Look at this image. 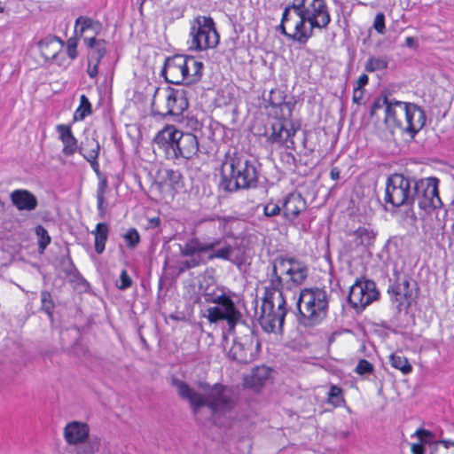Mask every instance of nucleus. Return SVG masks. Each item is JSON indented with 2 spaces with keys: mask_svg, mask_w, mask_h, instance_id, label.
Instances as JSON below:
<instances>
[{
  "mask_svg": "<svg viewBox=\"0 0 454 454\" xmlns=\"http://www.w3.org/2000/svg\"><path fill=\"white\" fill-rule=\"evenodd\" d=\"M438 184L439 180L436 177L413 181V203L417 200L419 208L428 213L440 207L442 202L439 197Z\"/></svg>",
  "mask_w": 454,
  "mask_h": 454,
  "instance_id": "obj_13",
  "label": "nucleus"
},
{
  "mask_svg": "<svg viewBox=\"0 0 454 454\" xmlns=\"http://www.w3.org/2000/svg\"><path fill=\"white\" fill-rule=\"evenodd\" d=\"M183 131L178 130L173 125H168L156 135L154 142L160 148L165 151L166 156L168 159V151L176 149V145L179 141L178 137L181 136Z\"/></svg>",
  "mask_w": 454,
  "mask_h": 454,
  "instance_id": "obj_21",
  "label": "nucleus"
},
{
  "mask_svg": "<svg viewBox=\"0 0 454 454\" xmlns=\"http://www.w3.org/2000/svg\"><path fill=\"white\" fill-rule=\"evenodd\" d=\"M123 239L127 247L130 249L135 248L140 242V235L135 228L129 229L123 235Z\"/></svg>",
  "mask_w": 454,
  "mask_h": 454,
  "instance_id": "obj_40",
  "label": "nucleus"
},
{
  "mask_svg": "<svg viewBox=\"0 0 454 454\" xmlns=\"http://www.w3.org/2000/svg\"><path fill=\"white\" fill-rule=\"evenodd\" d=\"M85 42L88 47L91 48L92 50L89 56L90 64H92V62H97V64H99L106 52V41L102 39L98 40L95 37H92L90 39H85Z\"/></svg>",
  "mask_w": 454,
  "mask_h": 454,
  "instance_id": "obj_29",
  "label": "nucleus"
},
{
  "mask_svg": "<svg viewBox=\"0 0 454 454\" xmlns=\"http://www.w3.org/2000/svg\"><path fill=\"white\" fill-rule=\"evenodd\" d=\"M188 106L186 90L169 86L156 88L151 103L153 114L162 117L180 116Z\"/></svg>",
  "mask_w": 454,
  "mask_h": 454,
  "instance_id": "obj_7",
  "label": "nucleus"
},
{
  "mask_svg": "<svg viewBox=\"0 0 454 454\" xmlns=\"http://www.w3.org/2000/svg\"><path fill=\"white\" fill-rule=\"evenodd\" d=\"M328 399L333 405L340 406L344 402L342 389L335 385H332L328 392Z\"/></svg>",
  "mask_w": 454,
  "mask_h": 454,
  "instance_id": "obj_43",
  "label": "nucleus"
},
{
  "mask_svg": "<svg viewBox=\"0 0 454 454\" xmlns=\"http://www.w3.org/2000/svg\"><path fill=\"white\" fill-rule=\"evenodd\" d=\"M424 110L413 103L391 98L385 110L384 123L392 135L408 134L413 138L426 123Z\"/></svg>",
  "mask_w": 454,
  "mask_h": 454,
  "instance_id": "obj_5",
  "label": "nucleus"
},
{
  "mask_svg": "<svg viewBox=\"0 0 454 454\" xmlns=\"http://www.w3.org/2000/svg\"><path fill=\"white\" fill-rule=\"evenodd\" d=\"M340 170L338 167L332 168L330 171V176L333 180H338L340 178Z\"/></svg>",
  "mask_w": 454,
  "mask_h": 454,
  "instance_id": "obj_60",
  "label": "nucleus"
},
{
  "mask_svg": "<svg viewBox=\"0 0 454 454\" xmlns=\"http://www.w3.org/2000/svg\"><path fill=\"white\" fill-rule=\"evenodd\" d=\"M369 77L367 74H363L359 76L358 80L356 81V86L354 88L355 90H360L364 86H365L368 83Z\"/></svg>",
  "mask_w": 454,
  "mask_h": 454,
  "instance_id": "obj_56",
  "label": "nucleus"
},
{
  "mask_svg": "<svg viewBox=\"0 0 454 454\" xmlns=\"http://www.w3.org/2000/svg\"><path fill=\"white\" fill-rule=\"evenodd\" d=\"M56 129L59 134L61 142L64 145L62 149L63 154L66 156L73 155L79 149V147L77 139L73 135L71 128L64 124H59L56 127Z\"/></svg>",
  "mask_w": 454,
  "mask_h": 454,
  "instance_id": "obj_25",
  "label": "nucleus"
},
{
  "mask_svg": "<svg viewBox=\"0 0 454 454\" xmlns=\"http://www.w3.org/2000/svg\"><path fill=\"white\" fill-rule=\"evenodd\" d=\"M92 168V169L97 173L99 174V164L97 160H88Z\"/></svg>",
  "mask_w": 454,
  "mask_h": 454,
  "instance_id": "obj_63",
  "label": "nucleus"
},
{
  "mask_svg": "<svg viewBox=\"0 0 454 454\" xmlns=\"http://www.w3.org/2000/svg\"><path fill=\"white\" fill-rule=\"evenodd\" d=\"M132 279L129 276L126 270H122L120 275V284L117 283V287L120 290H126L132 286Z\"/></svg>",
  "mask_w": 454,
  "mask_h": 454,
  "instance_id": "obj_48",
  "label": "nucleus"
},
{
  "mask_svg": "<svg viewBox=\"0 0 454 454\" xmlns=\"http://www.w3.org/2000/svg\"><path fill=\"white\" fill-rule=\"evenodd\" d=\"M204 227L210 231L217 229L223 234L220 238L227 239L236 238L237 232L242 229L243 223L234 216H220L214 215L212 217L205 218L202 220ZM211 238L210 236H207Z\"/></svg>",
  "mask_w": 454,
  "mask_h": 454,
  "instance_id": "obj_16",
  "label": "nucleus"
},
{
  "mask_svg": "<svg viewBox=\"0 0 454 454\" xmlns=\"http://www.w3.org/2000/svg\"><path fill=\"white\" fill-rule=\"evenodd\" d=\"M162 179L165 184L174 188L180 184L182 180V174L178 170L171 168L164 169Z\"/></svg>",
  "mask_w": 454,
  "mask_h": 454,
  "instance_id": "obj_37",
  "label": "nucleus"
},
{
  "mask_svg": "<svg viewBox=\"0 0 454 454\" xmlns=\"http://www.w3.org/2000/svg\"><path fill=\"white\" fill-rule=\"evenodd\" d=\"M350 235L353 237V242L356 247L363 246L365 247L372 246L376 237L373 230L366 227H359Z\"/></svg>",
  "mask_w": 454,
  "mask_h": 454,
  "instance_id": "obj_28",
  "label": "nucleus"
},
{
  "mask_svg": "<svg viewBox=\"0 0 454 454\" xmlns=\"http://www.w3.org/2000/svg\"><path fill=\"white\" fill-rule=\"evenodd\" d=\"M192 47L197 51L214 49L219 43V35L211 17L198 16L192 23Z\"/></svg>",
  "mask_w": 454,
  "mask_h": 454,
  "instance_id": "obj_10",
  "label": "nucleus"
},
{
  "mask_svg": "<svg viewBox=\"0 0 454 454\" xmlns=\"http://www.w3.org/2000/svg\"><path fill=\"white\" fill-rule=\"evenodd\" d=\"M302 2L303 0H294L293 3L286 6V8H289V11L292 9L294 10L297 16L301 15V12L303 11L301 8Z\"/></svg>",
  "mask_w": 454,
  "mask_h": 454,
  "instance_id": "obj_52",
  "label": "nucleus"
},
{
  "mask_svg": "<svg viewBox=\"0 0 454 454\" xmlns=\"http://www.w3.org/2000/svg\"><path fill=\"white\" fill-rule=\"evenodd\" d=\"M99 149L100 145L97 140L87 138L86 144L82 143L78 151L87 160H92L98 159Z\"/></svg>",
  "mask_w": 454,
  "mask_h": 454,
  "instance_id": "obj_32",
  "label": "nucleus"
},
{
  "mask_svg": "<svg viewBox=\"0 0 454 454\" xmlns=\"http://www.w3.org/2000/svg\"><path fill=\"white\" fill-rule=\"evenodd\" d=\"M301 15L307 18L312 27L326 28L331 22L330 12L325 0H303Z\"/></svg>",
  "mask_w": 454,
  "mask_h": 454,
  "instance_id": "obj_15",
  "label": "nucleus"
},
{
  "mask_svg": "<svg viewBox=\"0 0 454 454\" xmlns=\"http://www.w3.org/2000/svg\"><path fill=\"white\" fill-rule=\"evenodd\" d=\"M388 67V58L387 56L381 57H370L364 66V68L369 73L383 70Z\"/></svg>",
  "mask_w": 454,
  "mask_h": 454,
  "instance_id": "obj_34",
  "label": "nucleus"
},
{
  "mask_svg": "<svg viewBox=\"0 0 454 454\" xmlns=\"http://www.w3.org/2000/svg\"><path fill=\"white\" fill-rule=\"evenodd\" d=\"M185 56L175 55L165 61L161 74L168 83H188V74L185 68Z\"/></svg>",
  "mask_w": 454,
  "mask_h": 454,
  "instance_id": "obj_18",
  "label": "nucleus"
},
{
  "mask_svg": "<svg viewBox=\"0 0 454 454\" xmlns=\"http://www.w3.org/2000/svg\"><path fill=\"white\" fill-rule=\"evenodd\" d=\"M185 70L188 74V83H192L200 79L203 70V63L198 61L192 56H185Z\"/></svg>",
  "mask_w": 454,
  "mask_h": 454,
  "instance_id": "obj_31",
  "label": "nucleus"
},
{
  "mask_svg": "<svg viewBox=\"0 0 454 454\" xmlns=\"http://www.w3.org/2000/svg\"><path fill=\"white\" fill-rule=\"evenodd\" d=\"M38 47L45 60H54L61 53L62 43L57 38H45L39 42Z\"/></svg>",
  "mask_w": 454,
  "mask_h": 454,
  "instance_id": "obj_26",
  "label": "nucleus"
},
{
  "mask_svg": "<svg viewBox=\"0 0 454 454\" xmlns=\"http://www.w3.org/2000/svg\"><path fill=\"white\" fill-rule=\"evenodd\" d=\"M278 30L283 35H285L286 38L290 39L291 40V34L287 33L286 32V27H285V24H282L280 23L278 26Z\"/></svg>",
  "mask_w": 454,
  "mask_h": 454,
  "instance_id": "obj_62",
  "label": "nucleus"
},
{
  "mask_svg": "<svg viewBox=\"0 0 454 454\" xmlns=\"http://www.w3.org/2000/svg\"><path fill=\"white\" fill-rule=\"evenodd\" d=\"M35 234L39 238L38 246L40 252H43L50 244L51 237L49 236L47 230L42 225L35 227Z\"/></svg>",
  "mask_w": 454,
  "mask_h": 454,
  "instance_id": "obj_41",
  "label": "nucleus"
},
{
  "mask_svg": "<svg viewBox=\"0 0 454 454\" xmlns=\"http://www.w3.org/2000/svg\"><path fill=\"white\" fill-rule=\"evenodd\" d=\"M259 171L254 160L237 151H228L220 168L219 187L228 192L257 186Z\"/></svg>",
  "mask_w": 454,
  "mask_h": 454,
  "instance_id": "obj_3",
  "label": "nucleus"
},
{
  "mask_svg": "<svg viewBox=\"0 0 454 454\" xmlns=\"http://www.w3.org/2000/svg\"><path fill=\"white\" fill-rule=\"evenodd\" d=\"M309 277V267L295 257L277 256L271 262V270L267 273L269 286L267 292H278L279 297L283 290H292L301 286Z\"/></svg>",
  "mask_w": 454,
  "mask_h": 454,
  "instance_id": "obj_4",
  "label": "nucleus"
},
{
  "mask_svg": "<svg viewBox=\"0 0 454 454\" xmlns=\"http://www.w3.org/2000/svg\"><path fill=\"white\" fill-rule=\"evenodd\" d=\"M214 274H215V269L207 268L206 270L204 271V278H208L211 280V283H214L215 282Z\"/></svg>",
  "mask_w": 454,
  "mask_h": 454,
  "instance_id": "obj_61",
  "label": "nucleus"
},
{
  "mask_svg": "<svg viewBox=\"0 0 454 454\" xmlns=\"http://www.w3.org/2000/svg\"><path fill=\"white\" fill-rule=\"evenodd\" d=\"M77 39L74 37H71L67 40V53L70 57L71 59H74L77 57Z\"/></svg>",
  "mask_w": 454,
  "mask_h": 454,
  "instance_id": "obj_50",
  "label": "nucleus"
},
{
  "mask_svg": "<svg viewBox=\"0 0 454 454\" xmlns=\"http://www.w3.org/2000/svg\"><path fill=\"white\" fill-rule=\"evenodd\" d=\"M180 254L187 259L179 262V275L215 260L228 262L239 270L246 263L245 250L239 246L227 243L223 238H192L184 245L180 246Z\"/></svg>",
  "mask_w": 454,
  "mask_h": 454,
  "instance_id": "obj_1",
  "label": "nucleus"
},
{
  "mask_svg": "<svg viewBox=\"0 0 454 454\" xmlns=\"http://www.w3.org/2000/svg\"><path fill=\"white\" fill-rule=\"evenodd\" d=\"M412 183L402 174H393L387 177L385 190V201L393 207L412 206Z\"/></svg>",
  "mask_w": 454,
  "mask_h": 454,
  "instance_id": "obj_12",
  "label": "nucleus"
},
{
  "mask_svg": "<svg viewBox=\"0 0 454 454\" xmlns=\"http://www.w3.org/2000/svg\"><path fill=\"white\" fill-rule=\"evenodd\" d=\"M299 20L294 26V32L291 34V40L297 42L300 44H305L314 34V29L311 25L306 27L305 24L308 22L307 18L304 15H299Z\"/></svg>",
  "mask_w": 454,
  "mask_h": 454,
  "instance_id": "obj_27",
  "label": "nucleus"
},
{
  "mask_svg": "<svg viewBox=\"0 0 454 454\" xmlns=\"http://www.w3.org/2000/svg\"><path fill=\"white\" fill-rule=\"evenodd\" d=\"M98 215L104 218L106 215V200L105 198H97Z\"/></svg>",
  "mask_w": 454,
  "mask_h": 454,
  "instance_id": "obj_55",
  "label": "nucleus"
},
{
  "mask_svg": "<svg viewBox=\"0 0 454 454\" xmlns=\"http://www.w3.org/2000/svg\"><path fill=\"white\" fill-rule=\"evenodd\" d=\"M64 434L69 444L82 443L89 437V427L85 423L73 421L66 426Z\"/></svg>",
  "mask_w": 454,
  "mask_h": 454,
  "instance_id": "obj_24",
  "label": "nucleus"
},
{
  "mask_svg": "<svg viewBox=\"0 0 454 454\" xmlns=\"http://www.w3.org/2000/svg\"><path fill=\"white\" fill-rule=\"evenodd\" d=\"M91 233L95 237V251L97 254H101L105 250L106 243L108 239L109 227L106 223H99Z\"/></svg>",
  "mask_w": 454,
  "mask_h": 454,
  "instance_id": "obj_30",
  "label": "nucleus"
},
{
  "mask_svg": "<svg viewBox=\"0 0 454 454\" xmlns=\"http://www.w3.org/2000/svg\"><path fill=\"white\" fill-rule=\"evenodd\" d=\"M411 452L412 454H425L424 444L420 442L411 444Z\"/></svg>",
  "mask_w": 454,
  "mask_h": 454,
  "instance_id": "obj_57",
  "label": "nucleus"
},
{
  "mask_svg": "<svg viewBox=\"0 0 454 454\" xmlns=\"http://www.w3.org/2000/svg\"><path fill=\"white\" fill-rule=\"evenodd\" d=\"M260 347V341L254 330L243 325V334L233 340L228 356L239 364H248L257 356Z\"/></svg>",
  "mask_w": 454,
  "mask_h": 454,
  "instance_id": "obj_11",
  "label": "nucleus"
},
{
  "mask_svg": "<svg viewBox=\"0 0 454 454\" xmlns=\"http://www.w3.org/2000/svg\"><path fill=\"white\" fill-rule=\"evenodd\" d=\"M275 95V92L271 91L270 92V105L272 106H275V107H281L283 105H286V102L284 100V98L281 97L279 95V98H276L274 97Z\"/></svg>",
  "mask_w": 454,
  "mask_h": 454,
  "instance_id": "obj_54",
  "label": "nucleus"
},
{
  "mask_svg": "<svg viewBox=\"0 0 454 454\" xmlns=\"http://www.w3.org/2000/svg\"><path fill=\"white\" fill-rule=\"evenodd\" d=\"M354 371L360 376H365L374 372V366L368 360L360 359Z\"/></svg>",
  "mask_w": 454,
  "mask_h": 454,
  "instance_id": "obj_42",
  "label": "nucleus"
},
{
  "mask_svg": "<svg viewBox=\"0 0 454 454\" xmlns=\"http://www.w3.org/2000/svg\"><path fill=\"white\" fill-rule=\"evenodd\" d=\"M306 208V200L299 193L288 194L282 202L283 217L290 223H293Z\"/></svg>",
  "mask_w": 454,
  "mask_h": 454,
  "instance_id": "obj_20",
  "label": "nucleus"
},
{
  "mask_svg": "<svg viewBox=\"0 0 454 454\" xmlns=\"http://www.w3.org/2000/svg\"><path fill=\"white\" fill-rule=\"evenodd\" d=\"M10 200L19 211H33L38 206L37 198L28 190H14L10 194Z\"/></svg>",
  "mask_w": 454,
  "mask_h": 454,
  "instance_id": "obj_22",
  "label": "nucleus"
},
{
  "mask_svg": "<svg viewBox=\"0 0 454 454\" xmlns=\"http://www.w3.org/2000/svg\"><path fill=\"white\" fill-rule=\"evenodd\" d=\"M172 385L176 388L179 397L189 403L194 416L203 407H207L215 415L231 411L236 404L231 388L219 383L210 386L207 382H200L199 387L204 394L178 379H173Z\"/></svg>",
  "mask_w": 454,
  "mask_h": 454,
  "instance_id": "obj_2",
  "label": "nucleus"
},
{
  "mask_svg": "<svg viewBox=\"0 0 454 454\" xmlns=\"http://www.w3.org/2000/svg\"><path fill=\"white\" fill-rule=\"evenodd\" d=\"M264 215L268 217L278 215L282 212V205L269 202L263 208Z\"/></svg>",
  "mask_w": 454,
  "mask_h": 454,
  "instance_id": "obj_45",
  "label": "nucleus"
},
{
  "mask_svg": "<svg viewBox=\"0 0 454 454\" xmlns=\"http://www.w3.org/2000/svg\"><path fill=\"white\" fill-rule=\"evenodd\" d=\"M390 100L391 99H389L387 96L376 98L371 106V110H370L371 117H373L376 114L377 111L382 107H384L386 110L387 106L388 104H390Z\"/></svg>",
  "mask_w": 454,
  "mask_h": 454,
  "instance_id": "obj_44",
  "label": "nucleus"
},
{
  "mask_svg": "<svg viewBox=\"0 0 454 454\" xmlns=\"http://www.w3.org/2000/svg\"><path fill=\"white\" fill-rule=\"evenodd\" d=\"M405 46L411 49H416L419 46L418 40L412 36H409L405 39Z\"/></svg>",
  "mask_w": 454,
  "mask_h": 454,
  "instance_id": "obj_59",
  "label": "nucleus"
},
{
  "mask_svg": "<svg viewBox=\"0 0 454 454\" xmlns=\"http://www.w3.org/2000/svg\"><path fill=\"white\" fill-rule=\"evenodd\" d=\"M271 130L272 132L268 138L270 142L286 145L287 148H294L293 137L295 135L296 129L290 122L276 120L271 124Z\"/></svg>",
  "mask_w": 454,
  "mask_h": 454,
  "instance_id": "obj_19",
  "label": "nucleus"
},
{
  "mask_svg": "<svg viewBox=\"0 0 454 454\" xmlns=\"http://www.w3.org/2000/svg\"><path fill=\"white\" fill-rule=\"evenodd\" d=\"M328 306V294L325 289L304 288L297 301L298 321L305 326L316 325L326 317Z\"/></svg>",
  "mask_w": 454,
  "mask_h": 454,
  "instance_id": "obj_6",
  "label": "nucleus"
},
{
  "mask_svg": "<svg viewBox=\"0 0 454 454\" xmlns=\"http://www.w3.org/2000/svg\"><path fill=\"white\" fill-rule=\"evenodd\" d=\"M92 24L93 20L91 19L80 16L75 21V31L77 32L79 29L80 33L82 34L85 29L91 27Z\"/></svg>",
  "mask_w": 454,
  "mask_h": 454,
  "instance_id": "obj_46",
  "label": "nucleus"
},
{
  "mask_svg": "<svg viewBox=\"0 0 454 454\" xmlns=\"http://www.w3.org/2000/svg\"><path fill=\"white\" fill-rule=\"evenodd\" d=\"M59 267L61 271L67 277H75L76 274H78V270L69 255L62 256L60 258Z\"/></svg>",
  "mask_w": 454,
  "mask_h": 454,
  "instance_id": "obj_38",
  "label": "nucleus"
},
{
  "mask_svg": "<svg viewBox=\"0 0 454 454\" xmlns=\"http://www.w3.org/2000/svg\"><path fill=\"white\" fill-rule=\"evenodd\" d=\"M92 114V106L89 98L85 95L80 97V105L74 112L75 121H83L87 116Z\"/></svg>",
  "mask_w": 454,
  "mask_h": 454,
  "instance_id": "obj_35",
  "label": "nucleus"
},
{
  "mask_svg": "<svg viewBox=\"0 0 454 454\" xmlns=\"http://www.w3.org/2000/svg\"><path fill=\"white\" fill-rule=\"evenodd\" d=\"M374 29L381 35H384L386 32L385 27V15L382 12H379L376 14L373 21Z\"/></svg>",
  "mask_w": 454,
  "mask_h": 454,
  "instance_id": "obj_47",
  "label": "nucleus"
},
{
  "mask_svg": "<svg viewBox=\"0 0 454 454\" xmlns=\"http://www.w3.org/2000/svg\"><path fill=\"white\" fill-rule=\"evenodd\" d=\"M179 141L176 145V149L168 151V159L192 160L199 156L200 145L198 137L191 132H183L178 137Z\"/></svg>",
  "mask_w": 454,
  "mask_h": 454,
  "instance_id": "obj_17",
  "label": "nucleus"
},
{
  "mask_svg": "<svg viewBox=\"0 0 454 454\" xmlns=\"http://www.w3.org/2000/svg\"><path fill=\"white\" fill-rule=\"evenodd\" d=\"M410 278L404 276L403 278H398L397 282L388 287V293L391 294L392 299L395 298V301L398 302L396 306L398 310H401L403 299L407 300L408 304H410V300L413 295L412 289L410 287Z\"/></svg>",
  "mask_w": 454,
  "mask_h": 454,
  "instance_id": "obj_23",
  "label": "nucleus"
},
{
  "mask_svg": "<svg viewBox=\"0 0 454 454\" xmlns=\"http://www.w3.org/2000/svg\"><path fill=\"white\" fill-rule=\"evenodd\" d=\"M273 290L267 292L265 286L264 297L261 306L259 324L266 333H281L287 313L286 301L284 296L279 297L280 301L276 308L273 302Z\"/></svg>",
  "mask_w": 454,
  "mask_h": 454,
  "instance_id": "obj_9",
  "label": "nucleus"
},
{
  "mask_svg": "<svg viewBox=\"0 0 454 454\" xmlns=\"http://www.w3.org/2000/svg\"><path fill=\"white\" fill-rule=\"evenodd\" d=\"M82 443V444L76 449L77 454H95L99 450L100 440L98 437H93L87 442Z\"/></svg>",
  "mask_w": 454,
  "mask_h": 454,
  "instance_id": "obj_36",
  "label": "nucleus"
},
{
  "mask_svg": "<svg viewBox=\"0 0 454 454\" xmlns=\"http://www.w3.org/2000/svg\"><path fill=\"white\" fill-rule=\"evenodd\" d=\"M41 302H42V310L44 311L50 317H52V310L54 309V302L51 297V294L43 290L41 292Z\"/></svg>",
  "mask_w": 454,
  "mask_h": 454,
  "instance_id": "obj_39",
  "label": "nucleus"
},
{
  "mask_svg": "<svg viewBox=\"0 0 454 454\" xmlns=\"http://www.w3.org/2000/svg\"><path fill=\"white\" fill-rule=\"evenodd\" d=\"M391 365L400 370L403 374H409L412 371V366L409 363L408 359L403 356L401 353H394L389 356Z\"/></svg>",
  "mask_w": 454,
  "mask_h": 454,
  "instance_id": "obj_33",
  "label": "nucleus"
},
{
  "mask_svg": "<svg viewBox=\"0 0 454 454\" xmlns=\"http://www.w3.org/2000/svg\"><path fill=\"white\" fill-rule=\"evenodd\" d=\"M281 160L294 169L297 168V160L292 153H283L281 154Z\"/></svg>",
  "mask_w": 454,
  "mask_h": 454,
  "instance_id": "obj_49",
  "label": "nucleus"
},
{
  "mask_svg": "<svg viewBox=\"0 0 454 454\" xmlns=\"http://www.w3.org/2000/svg\"><path fill=\"white\" fill-rule=\"evenodd\" d=\"M379 298L380 292L373 280L357 278L349 289L348 301L355 309L361 311Z\"/></svg>",
  "mask_w": 454,
  "mask_h": 454,
  "instance_id": "obj_14",
  "label": "nucleus"
},
{
  "mask_svg": "<svg viewBox=\"0 0 454 454\" xmlns=\"http://www.w3.org/2000/svg\"><path fill=\"white\" fill-rule=\"evenodd\" d=\"M204 298L207 302L215 303L216 306L210 307L207 309V317L209 322L216 323L221 320L227 321L230 330H233L242 318V314L237 309L231 298L222 293L216 294L215 293L204 292Z\"/></svg>",
  "mask_w": 454,
  "mask_h": 454,
  "instance_id": "obj_8",
  "label": "nucleus"
},
{
  "mask_svg": "<svg viewBox=\"0 0 454 454\" xmlns=\"http://www.w3.org/2000/svg\"><path fill=\"white\" fill-rule=\"evenodd\" d=\"M108 183L106 177L99 180L97 188V198H105V193L107 189Z\"/></svg>",
  "mask_w": 454,
  "mask_h": 454,
  "instance_id": "obj_51",
  "label": "nucleus"
},
{
  "mask_svg": "<svg viewBox=\"0 0 454 454\" xmlns=\"http://www.w3.org/2000/svg\"><path fill=\"white\" fill-rule=\"evenodd\" d=\"M288 17H289V8H285L280 23L285 24L288 20Z\"/></svg>",
  "mask_w": 454,
  "mask_h": 454,
  "instance_id": "obj_64",
  "label": "nucleus"
},
{
  "mask_svg": "<svg viewBox=\"0 0 454 454\" xmlns=\"http://www.w3.org/2000/svg\"><path fill=\"white\" fill-rule=\"evenodd\" d=\"M268 377V372L262 368V369H257L253 373V379L258 380L259 383L262 384L263 380H266Z\"/></svg>",
  "mask_w": 454,
  "mask_h": 454,
  "instance_id": "obj_53",
  "label": "nucleus"
},
{
  "mask_svg": "<svg viewBox=\"0 0 454 454\" xmlns=\"http://www.w3.org/2000/svg\"><path fill=\"white\" fill-rule=\"evenodd\" d=\"M94 66L91 67V64L89 63L87 73L90 78H95L98 73V64L97 62H93Z\"/></svg>",
  "mask_w": 454,
  "mask_h": 454,
  "instance_id": "obj_58",
  "label": "nucleus"
}]
</instances>
